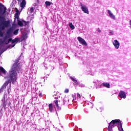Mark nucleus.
I'll list each match as a JSON object with an SVG mask.
<instances>
[{
    "mask_svg": "<svg viewBox=\"0 0 131 131\" xmlns=\"http://www.w3.org/2000/svg\"><path fill=\"white\" fill-rule=\"evenodd\" d=\"M49 108L50 112H53V104L50 103L49 104Z\"/></svg>",
    "mask_w": 131,
    "mask_h": 131,
    "instance_id": "nucleus-14",
    "label": "nucleus"
},
{
    "mask_svg": "<svg viewBox=\"0 0 131 131\" xmlns=\"http://www.w3.org/2000/svg\"><path fill=\"white\" fill-rule=\"evenodd\" d=\"M130 26L131 27V20L129 21Z\"/></svg>",
    "mask_w": 131,
    "mask_h": 131,
    "instance_id": "nucleus-44",
    "label": "nucleus"
},
{
    "mask_svg": "<svg viewBox=\"0 0 131 131\" xmlns=\"http://www.w3.org/2000/svg\"><path fill=\"white\" fill-rule=\"evenodd\" d=\"M115 123L118 124V125H120V123H121V121L119 119L113 120L108 124V131H112V127H114V124H115Z\"/></svg>",
    "mask_w": 131,
    "mask_h": 131,
    "instance_id": "nucleus-3",
    "label": "nucleus"
},
{
    "mask_svg": "<svg viewBox=\"0 0 131 131\" xmlns=\"http://www.w3.org/2000/svg\"><path fill=\"white\" fill-rule=\"evenodd\" d=\"M6 11H7V8L6 7H4V11L3 13V15H4V14H5V13H6Z\"/></svg>",
    "mask_w": 131,
    "mask_h": 131,
    "instance_id": "nucleus-39",
    "label": "nucleus"
},
{
    "mask_svg": "<svg viewBox=\"0 0 131 131\" xmlns=\"http://www.w3.org/2000/svg\"><path fill=\"white\" fill-rule=\"evenodd\" d=\"M54 103H55V105H56V106H58V105H59L58 104V100H54Z\"/></svg>",
    "mask_w": 131,
    "mask_h": 131,
    "instance_id": "nucleus-30",
    "label": "nucleus"
},
{
    "mask_svg": "<svg viewBox=\"0 0 131 131\" xmlns=\"http://www.w3.org/2000/svg\"><path fill=\"white\" fill-rule=\"evenodd\" d=\"M6 88H7V87H6V86H4V85H3L2 86V87H1V90H2V91H4V90H5V89H6Z\"/></svg>",
    "mask_w": 131,
    "mask_h": 131,
    "instance_id": "nucleus-32",
    "label": "nucleus"
},
{
    "mask_svg": "<svg viewBox=\"0 0 131 131\" xmlns=\"http://www.w3.org/2000/svg\"><path fill=\"white\" fill-rule=\"evenodd\" d=\"M8 79H9V81L13 84H14V82H16V81H17V72L11 70L9 72Z\"/></svg>",
    "mask_w": 131,
    "mask_h": 131,
    "instance_id": "nucleus-2",
    "label": "nucleus"
},
{
    "mask_svg": "<svg viewBox=\"0 0 131 131\" xmlns=\"http://www.w3.org/2000/svg\"><path fill=\"white\" fill-rule=\"evenodd\" d=\"M2 72L4 75H7V71L5 70L2 67H0V73Z\"/></svg>",
    "mask_w": 131,
    "mask_h": 131,
    "instance_id": "nucleus-9",
    "label": "nucleus"
},
{
    "mask_svg": "<svg viewBox=\"0 0 131 131\" xmlns=\"http://www.w3.org/2000/svg\"><path fill=\"white\" fill-rule=\"evenodd\" d=\"M102 85H103V86L107 88V89L110 88V84H109V83H103Z\"/></svg>",
    "mask_w": 131,
    "mask_h": 131,
    "instance_id": "nucleus-13",
    "label": "nucleus"
},
{
    "mask_svg": "<svg viewBox=\"0 0 131 131\" xmlns=\"http://www.w3.org/2000/svg\"><path fill=\"white\" fill-rule=\"evenodd\" d=\"M34 10H35V8L32 7L30 9V12H34Z\"/></svg>",
    "mask_w": 131,
    "mask_h": 131,
    "instance_id": "nucleus-31",
    "label": "nucleus"
},
{
    "mask_svg": "<svg viewBox=\"0 0 131 131\" xmlns=\"http://www.w3.org/2000/svg\"><path fill=\"white\" fill-rule=\"evenodd\" d=\"M11 32H12V29H9L7 31V34H11Z\"/></svg>",
    "mask_w": 131,
    "mask_h": 131,
    "instance_id": "nucleus-26",
    "label": "nucleus"
},
{
    "mask_svg": "<svg viewBox=\"0 0 131 131\" xmlns=\"http://www.w3.org/2000/svg\"><path fill=\"white\" fill-rule=\"evenodd\" d=\"M2 101L3 103H6V97L5 96L2 98Z\"/></svg>",
    "mask_w": 131,
    "mask_h": 131,
    "instance_id": "nucleus-28",
    "label": "nucleus"
},
{
    "mask_svg": "<svg viewBox=\"0 0 131 131\" xmlns=\"http://www.w3.org/2000/svg\"><path fill=\"white\" fill-rule=\"evenodd\" d=\"M40 96H41V95L40 94H39V96L40 97Z\"/></svg>",
    "mask_w": 131,
    "mask_h": 131,
    "instance_id": "nucleus-46",
    "label": "nucleus"
},
{
    "mask_svg": "<svg viewBox=\"0 0 131 131\" xmlns=\"http://www.w3.org/2000/svg\"><path fill=\"white\" fill-rule=\"evenodd\" d=\"M15 9H16V13L19 14V10L17 8H15Z\"/></svg>",
    "mask_w": 131,
    "mask_h": 131,
    "instance_id": "nucleus-41",
    "label": "nucleus"
},
{
    "mask_svg": "<svg viewBox=\"0 0 131 131\" xmlns=\"http://www.w3.org/2000/svg\"><path fill=\"white\" fill-rule=\"evenodd\" d=\"M23 0H17L18 3H21Z\"/></svg>",
    "mask_w": 131,
    "mask_h": 131,
    "instance_id": "nucleus-43",
    "label": "nucleus"
},
{
    "mask_svg": "<svg viewBox=\"0 0 131 131\" xmlns=\"http://www.w3.org/2000/svg\"><path fill=\"white\" fill-rule=\"evenodd\" d=\"M19 39V38H15L14 39L12 40V43H15L16 41H18V40Z\"/></svg>",
    "mask_w": 131,
    "mask_h": 131,
    "instance_id": "nucleus-20",
    "label": "nucleus"
},
{
    "mask_svg": "<svg viewBox=\"0 0 131 131\" xmlns=\"http://www.w3.org/2000/svg\"><path fill=\"white\" fill-rule=\"evenodd\" d=\"M97 31H98V32L99 33H100V32H101V30L100 29V28H98L97 29Z\"/></svg>",
    "mask_w": 131,
    "mask_h": 131,
    "instance_id": "nucleus-40",
    "label": "nucleus"
},
{
    "mask_svg": "<svg viewBox=\"0 0 131 131\" xmlns=\"http://www.w3.org/2000/svg\"><path fill=\"white\" fill-rule=\"evenodd\" d=\"M81 9L82 11L85 13V14H89L90 13L89 12V9H88V7L85 5H83L82 3H80Z\"/></svg>",
    "mask_w": 131,
    "mask_h": 131,
    "instance_id": "nucleus-4",
    "label": "nucleus"
},
{
    "mask_svg": "<svg viewBox=\"0 0 131 131\" xmlns=\"http://www.w3.org/2000/svg\"><path fill=\"white\" fill-rule=\"evenodd\" d=\"M0 21H1V22L7 21V20H6V17H5V16H0Z\"/></svg>",
    "mask_w": 131,
    "mask_h": 131,
    "instance_id": "nucleus-16",
    "label": "nucleus"
},
{
    "mask_svg": "<svg viewBox=\"0 0 131 131\" xmlns=\"http://www.w3.org/2000/svg\"><path fill=\"white\" fill-rule=\"evenodd\" d=\"M11 82H10V80L8 79V81H6L5 82V83L3 84V85L7 87V85H8V84H9V83H11Z\"/></svg>",
    "mask_w": 131,
    "mask_h": 131,
    "instance_id": "nucleus-18",
    "label": "nucleus"
},
{
    "mask_svg": "<svg viewBox=\"0 0 131 131\" xmlns=\"http://www.w3.org/2000/svg\"><path fill=\"white\" fill-rule=\"evenodd\" d=\"M18 63H19V58H17L16 61L14 63V64H16L18 65Z\"/></svg>",
    "mask_w": 131,
    "mask_h": 131,
    "instance_id": "nucleus-35",
    "label": "nucleus"
},
{
    "mask_svg": "<svg viewBox=\"0 0 131 131\" xmlns=\"http://www.w3.org/2000/svg\"><path fill=\"white\" fill-rule=\"evenodd\" d=\"M57 107V108L58 109V110H61V109L62 108V107H61V105H60V104H59L58 105V106H56Z\"/></svg>",
    "mask_w": 131,
    "mask_h": 131,
    "instance_id": "nucleus-36",
    "label": "nucleus"
},
{
    "mask_svg": "<svg viewBox=\"0 0 131 131\" xmlns=\"http://www.w3.org/2000/svg\"><path fill=\"white\" fill-rule=\"evenodd\" d=\"M54 89H56V86L54 85Z\"/></svg>",
    "mask_w": 131,
    "mask_h": 131,
    "instance_id": "nucleus-45",
    "label": "nucleus"
},
{
    "mask_svg": "<svg viewBox=\"0 0 131 131\" xmlns=\"http://www.w3.org/2000/svg\"><path fill=\"white\" fill-rule=\"evenodd\" d=\"M77 98H79V99H80V98H81V96L80 95V94L79 93L77 94Z\"/></svg>",
    "mask_w": 131,
    "mask_h": 131,
    "instance_id": "nucleus-34",
    "label": "nucleus"
},
{
    "mask_svg": "<svg viewBox=\"0 0 131 131\" xmlns=\"http://www.w3.org/2000/svg\"><path fill=\"white\" fill-rule=\"evenodd\" d=\"M20 70L21 69V68L19 67L18 64H16V63H14L13 66L11 68V70H12V71H19L18 70Z\"/></svg>",
    "mask_w": 131,
    "mask_h": 131,
    "instance_id": "nucleus-5",
    "label": "nucleus"
},
{
    "mask_svg": "<svg viewBox=\"0 0 131 131\" xmlns=\"http://www.w3.org/2000/svg\"><path fill=\"white\" fill-rule=\"evenodd\" d=\"M77 39L78 41H79V42L82 43V45H83V46H88V43H86V42L85 41V40L82 39V38H81V37H78Z\"/></svg>",
    "mask_w": 131,
    "mask_h": 131,
    "instance_id": "nucleus-7",
    "label": "nucleus"
},
{
    "mask_svg": "<svg viewBox=\"0 0 131 131\" xmlns=\"http://www.w3.org/2000/svg\"><path fill=\"white\" fill-rule=\"evenodd\" d=\"M8 38H9V36H5L4 38H3V42H5V41H6V40H7V39H8Z\"/></svg>",
    "mask_w": 131,
    "mask_h": 131,
    "instance_id": "nucleus-25",
    "label": "nucleus"
},
{
    "mask_svg": "<svg viewBox=\"0 0 131 131\" xmlns=\"http://www.w3.org/2000/svg\"><path fill=\"white\" fill-rule=\"evenodd\" d=\"M26 6V1L25 0H23L21 1V3H20V7H21V9H24V7Z\"/></svg>",
    "mask_w": 131,
    "mask_h": 131,
    "instance_id": "nucleus-11",
    "label": "nucleus"
},
{
    "mask_svg": "<svg viewBox=\"0 0 131 131\" xmlns=\"http://www.w3.org/2000/svg\"><path fill=\"white\" fill-rule=\"evenodd\" d=\"M69 27H70V28H71V29L73 30L74 29V28H75V27H74V26L73 25V24H72V23H71L69 24Z\"/></svg>",
    "mask_w": 131,
    "mask_h": 131,
    "instance_id": "nucleus-19",
    "label": "nucleus"
},
{
    "mask_svg": "<svg viewBox=\"0 0 131 131\" xmlns=\"http://www.w3.org/2000/svg\"><path fill=\"white\" fill-rule=\"evenodd\" d=\"M3 108H6V107H7V103H3Z\"/></svg>",
    "mask_w": 131,
    "mask_h": 131,
    "instance_id": "nucleus-33",
    "label": "nucleus"
},
{
    "mask_svg": "<svg viewBox=\"0 0 131 131\" xmlns=\"http://www.w3.org/2000/svg\"><path fill=\"white\" fill-rule=\"evenodd\" d=\"M15 18H16V19L17 20L19 19V13H15Z\"/></svg>",
    "mask_w": 131,
    "mask_h": 131,
    "instance_id": "nucleus-29",
    "label": "nucleus"
},
{
    "mask_svg": "<svg viewBox=\"0 0 131 131\" xmlns=\"http://www.w3.org/2000/svg\"><path fill=\"white\" fill-rule=\"evenodd\" d=\"M10 41H12V38H9L8 41L6 40V41L4 42H5L6 45H9Z\"/></svg>",
    "mask_w": 131,
    "mask_h": 131,
    "instance_id": "nucleus-22",
    "label": "nucleus"
},
{
    "mask_svg": "<svg viewBox=\"0 0 131 131\" xmlns=\"http://www.w3.org/2000/svg\"><path fill=\"white\" fill-rule=\"evenodd\" d=\"M19 32V29H16L13 32V34L14 35H17Z\"/></svg>",
    "mask_w": 131,
    "mask_h": 131,
    "instance_id": "nucleus-23",
    "label": "nucleus"
},
{
    "mask_svg": "<svg viewBox=\"0 0 131 131\" xmlns=\"http://www.w3.org/2000/svg\"><path fill=\"white\" fill-rule=\"evenodd\" d=\"M10 20L0 23V36H1V37L4 36V33H3L2 31L5 30V29L8 28V27H10Z\"/></svg>",
    "mask_w": 131,
    "mask_h": 131,
    "instance_id": "nucleus-1",
    "label": "nucleus"
},
{
    "mask_svg": "<svg viewBox=\"0 0 131 131\" xmlns=\"http://www.w3.org/2000/svg\"><path fill=\"white\" fill-rule=\"evenodd\" d=\"M17 24H18V25H19V26H20V27H23V26H24L23 23H22V21H21V20H18Z\"/></svg>",
    "mask_w": 131,
    "mask_h": 131,
    "instance_id": "nucleus-17",
    "label": "nucleus"
},
{
    "mask_svg": "<svg viewBox=\"0 0 131 131\" xmlns=\"http://www.w3.org/2000/svg\"><path fill=\"white\" fill-rule=\"evenodd\" d=\"M0 7H5L4 5L2 4V3H0Z\"/></svg>",
    "mask_w": 131,
    "mask_h": 131,
    "instance_id": "nucleus-42",
    "label": "nucleus"
},
{
    "mask_svg": "<svg viewBox=\"0 0 131 131\" xmlns=\"http://www.w3.org/2000/svg\"><path fill=\"white\" fill-rule=\"evenodd\" d=\"M64 93H66V94L69 93V89H66L64 91Z\"/></svg>",
    "mask_w": 131,
    "mask_h": 131,
    "instance_id": "nucleus-37",
    "label": "nucleus"
},
{
    "mask_svg": "<svg viewBox=\"0 0 131 131\" xmlns=\"http://www.w3.org/2000/svg\"><path fill=\"white\" fill-rule=\"evenodd\" d=\"M26 38V35H23V36L21 37V41H23V40H25Z\"/></svg>",
    "mask_w": 131,
    "mask_h": 131,
    "instance_id": "nucleus-24",
    "label": "nucleus"
},
{
    "mask_svg": "<svg viewBox=\"0 0 131 131\" xmlns=\"http://www.w3.org/2000/svg\"><path fill=\"white\" fill-rule=\"evenodd\" d=\"M71 79H72V81H74V82H75V83L77 82V80H76V79L73 78V77H71Z\"/></svg>",
    "mask_w": 131,
    "mask_h": 131,
    "instance_id": "nucleus-27",
    "label": "nucleus"
},
{
    "mask_svg": "<svg viewBox=\"0 0 131 131\" xmlns=\"http://www.w3.org/2000/svg\"><path fill=\"white\" fill-rule=\"evenodd\" d=\"M110 33L111 34V35H113L114 32L112 30H110Z\"/></svg>",
    "mask_w": 131,
    "mask_h": 131,
    "instance_id": "nucleus-38",
    "label": "nucleus"
},
{
    "mask_svg": "<svg viewBox=\"0 0 131 131\" xmlns=\"http://www.w3.org/2000/svg\"><path fill=\"white\" fill-rule=\"evenodd\" d=\"M51 5H53V3H52L51 2L46 1L45 2L46 7H48V6H51Z\"/></svg>",
    "mask_w": 131,
    "mask_h": 131,
    "instance_id": "nucleus-15",
    "label": "nucleus"
},
{
    "mask_svg": "<svg viewBox=\"0 0 131 131\" xmlns=\"http://www.w3.org/2000/svg\"><path fill=\"white\" fill-rule=\"evenodd\" d=\"M115 48L116 49H119V46H120V44L119 43V42L117 40H115L113 42Z\"/></svg>",
    "mask_w": 131,
    "mask_h": 131,
    "instance_id": "nucleus-8",
    "label": "nucleus"
},
{
    "mask_svg": "<svg viewBox=\"0 0 131 131\" xmlns=\"http://www.w3.org/2000/svg\"><path fill=\"white\" fill-rule=\"evenodd\" d=\"M118 96L121 99H125L126 98V94L124 91H121L118 94Z\"/></svg>",
    "mask_w": 131,
    "mask_h": 131,
    "instance_id": "nucleus-6",
    "label": "nucleus"
},
{
    "mask_svg": "<svg viewBox=\"0 0 131 131\" xmlns=\"http://www.w3.org/2000/svg\"><path fill=\"white\" fill-rule=\"evenodd\" d=\"M107 11H108V14H109L110 17H111L112 19H114V20H115V16L113 15V14L111 12V11H110V10H108Z\"/></svg>",
    "mask_w": 131,
    "mask_h": 131,
    "instance_id": "nucleus-10",
    "label": "nucleus"
},
{
    "mask_svg": "<svg viewBox=\"0 0 131 131\" xmlns=\"http://www.w3.org/2000/svg\"><path fill=\"white\" fill-rule=\"evenodd\" d=\"M120 125H118L117 127L119 129V131H124L123 128H122V123H120Z\"/></svg>",
    "mask_w": 131,
    "mask_h": 131,
    "instance_id": "nucleus-12",
    "label": "nucleus"
},
{
    "mask_svg": "<svg viewBox=\"0 0 131 131\" xmlns=\"http://www.w3.org/2000/svg\"><path fill=\"white\" fill-rule=\"evenodd\" d=\"M22 22H24L25 23V26H27V25H29V21H26L24 20V19L21 20Z\"/></svg>",
    "mask_w": 131,
    "mask_h": 131,
    "instance_id": "nucleus-21",
    "label": "nucleus"
}]
</instances>
